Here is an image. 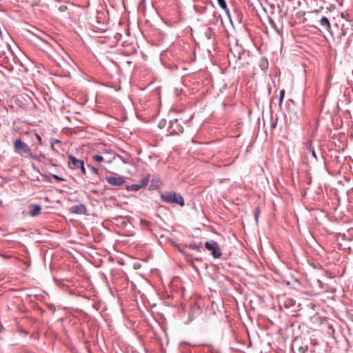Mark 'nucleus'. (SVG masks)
<instances>
[{
	"label": "nucleus",
	"mask_w": 353,
	"mask_h": 353,
	"mask_svg": "<svg viewBox=\"0 0 353 353\" xmlns=\"http://www.w3.org/2000/svg\"><path fill=\"white\" fill-rule=\"evenodd\" d=\"M186 247H188L190 249H192V250H195L198 252H200L202 249L201 243L200 244L190 243V244L187 245Z\"/></svg>",
	"instance_id": "ddd939ff"
},
{
	"label": "nucleus",
	"mask_w": 353,
	"mask_h": 353,
	"mask_svg": "<svg viewBox=\"0 0 353 353\" xmlns=\"http://www.w3.org/2000/svg\"><path fill=\"white\" fill-rule=\"evenodd\" d=\"M52 176L54 179H56L57 181H60V182H61V181H66L64 178L61 177V176H58V175H57V174H52Z\"/></svg>",
	"instance_id": "f3484780"
},
{
	"label": "nucleus",
	"mask_w": 353,
	"mask_h": 353,
	"mask_svg": "<svg viewBox=\"0 0 353 353\" xmlns=\"http://www.w3.org/2000/svg\"><path fill=\"white\" fill-rule=\"evenodd\" d=\"M269 23H270V25L273 28H274L275 30H277V28H276V25L274 22V21L272 19H269Z\"/></svg>",
	"instance_id": "6ab92c4d"
},
{
	"label": "nucleus",
	"mask_w": 353,
	"mask_h": 353,
	"mask_svg": "<svg viewBox=\"0 0 353 353\" xmlns=\"http://www.w3.org/2000/svg\"><path fill=\"white\" fill-rule=\"evenodd\" d=\"M283 99H284V97H281L279 96V107L282 106Z\"/></svg>",
	"instance_id": "4be33fe9"
},
{
	"label": "nucleus",
	"mask_w": 353,
	"mask_h": 353,
	"mask_svg": "<svg viewBox=\"0 0 353 353\" xmlns=\"http://www.w3.org/2000/svg\"><path fill=\"white\" fill-rule=\"evenodd\" d=\"M141 188H142V187L139 183L137 184H132V185H129L126 186V189L128 191H138Z\"/></svg>",
	"instance_id": "f8f14e48"
},
{
	"label": "nucleus",
	"mask_w": 353,
	"mask_h": 353,
	"mask_svg": "<svg viewBox=\"0 0 353 353\" xmlns=\"http://www.w3.org/2000/svg\"><path fill=\"white\" fill-rule=\"evenodd\" d=\"M79 169H81V173L83 175H86V170H85V168L84 166V163H83V165L79 168Z\"/></svg>",
	"instance_id": "412c9836"
},
{
	"label": "nucleus",
	"mask_w": 353,
	"mask_h": 353,
	"mask_svg": "<svg viewBox=\"0 0 353 353\" xmlns=\"http://www.w3.org/2000/svg\"><path fill=\"white\" fill-rule=\"evenodd\" d=\"M148 182H149V177L145 176L141 179V181H140L139 183L141 185V187L143 188L148 185Z\"/></svg>",
	"instance_id": "2eb2a0df"
},
{
	"label": "nucleus",
	"mask_w": 353,
	"mask_h": 353,
	"mask_svg": "<svg viewBox=\"0 0 353 353\" xmlns=\"http://www.w3.org/2000/svg\"><path fill=\"white\" fill-rule=\"evenodd\" d=\"M341 16L342 18L345 19V14L344 13H341Z\"/></svg>",
	"instance_id": "a878e982"
},
{
	"label": "nucleus",
	"mask_w": 353,
	"mask_h": 353,
	"mask_svg": "<svg viewBox=\"0 0 353 353\" xmlns=\"http://www.w3.org/2000/svg\"><path fill=\"white\" fill-rule=\"evenodd\" d=\"M13 146L14 150L17 154H19L20 155L26 154L32 158L34 157L28 145L21 141L20 139H16L14 141Z\"/></svg>",
	"instance_id": "f03ea898"
},
{
	"label": "nucleus",
	"mask_w": 353,
	"mask_h": 353,
	"mask_svg": "<svg viewBox=\"0 0 353 353\" xmlns=\"http://www.w3.org/2000/svg\"><path fill=\"white\" fill-rule=\"evenodd\" d=\"M68 165L71 170H77L79 169L84 163L83 160L77 159L72 154L68 155Z\"/></svg>",
	"instance_id": "39448f33"
},
{
	"label": "nucleus",
	"mask_w": 353,
	"mask_h": 353,
	"mask_svg": "<svg viewBox=\"0 0 353 353\" xmlns=\"http://www.w3.org/2000/svg\"><path fill=\"white\" fill-rule=\"evenodd\" d=\"M205 247L207 250L212 252V255L214 259H219L222 255L220 247L216 241H207L205 243Z\"/></svg>",
	"instance_id": "7ed1b4c3"
},
{
	"label": "nucleus",
	"mask_w": 353,
	"mask_h": 353,
	"mask_svg": "<svg viewBox=\"0 0 353 353\" xmlns=\"http://www.w3.org/2000/svg\"><path fill=\"white\" fill-rule=\"evenodd\" d=\"M31 210L30 211V215L32 217L37 216L39 214L41 207L38 204H33L30 206Z\"/></svg>",
	"instance_id": "1a4fd4ad"
},
{
	"label": "nucleus",
	"mask_w": 353,
	"mask_h": 353,
	"mask_svg": "<svg viewBox=\"0 0 353 353\" xmlns=\"http://www.w3.org/2000/svg\"><path fill=\"white\" fill-rule=\"evenodd\" d=\"M161 199L163 202L168 203L178 204L180 206L185 205L184 199L182 196L175 192H164L161 194Z\"/></svg>",
	"instance_id": "f257e3e1"
},
{
	"label": "nucleus",
	"mask_w": 353,
	"mask_h": 353,
	"mask_svg": "<svg viewBox=\"0 0 353 353\" xmlns=\"http://www.w3.org/2000/svg\"><path fill=\"white\" fill-rule=\"evenodd\" d=\"M92 159L95 162H97V163L102 162L105 160L104 158L101 155H99V154H94V155H92Z\"/></svg>",
	"instance_id": "4468645a"
},
{
	"label": "nucleus",
	"mask_w": 353,
	"mask_h": 353,
	"mask_svg": "<svg viewBox=\"0 0 353 353\" xmlns=\"http://www.w3.org/2000/svg\"><path fill=\"white\" fill-rule=\"evenodd\" d=\"M105 180L113 186H120L125 183V179L123 176H107Z\"/></svg>",
	"instance_id": "423d86ee"
},
{
	"label": "nucleus",
	"mask_w": 353,
	"mask_h": 353,
	"mask_svg": "<svg viewBox=\"0 0 353 353\" xmlns=\"http://www.w3.org/2000/svg\"><path fill=\"white\" fill-rule=\"evenodd\" d=\"M169 130L172 134H179L183 132V128L178 119H174L170 122Z\"/></svg>",
	"instance_id": "20e7f679"
},
{
	"label": "nucleus",
	"mask_w": 353,
	"mask_h": 353,
	"mask_svg": "<svg viewBox=\"0 0 353 353\" xmlns=\"http://www.w3.org/2000/svg\"><path fill=\"white\" fill-rule=\"evenodd\" d=\"M70 211L73 214H85L87 212V208L85 205L80 203L70 207Z\"/></svg>",
	"instance_id": "0eeeda50"
},
{
	"label": "nucleus",
	"mask_w": 353,
	"mask_h": 353,
	"mask_svg": "<svg viewBox=\"0 0 353 353\" xmlns=\"http://www.w3.org/2000/svg\"><path fill=\"white\" fill-rule=\"evenodd\" d=\"M90 169L94 174H96V175L99 174V171L98 168H97L95 167H91Z\"/></svg>",
	"instance_id": "aec40b11"
},
{
	"label": "nucleus",
	"mask_w": 353,
	"mask_h": 353,
	"mask_svg": "<svg viewBox=\"0 0 353 353\" xmlns=\"http://www.w3.org/2000/svg\"><path fill=\"white\" fill-rule=\"evenodd\" d=\"M279 96L281 97H285V90H281L280 91V93H279Z\"/></svg>",
	"instance_id": "5701e85b"
},
{
	"label": "nucleus",
	"mask_w": 353,
	"mask_h": 353,
	"mask_svg": "<svg viewBox=\"0 0 353 353\" xmlns=\"http://www.w3.org/2000/svg\"><path fill=\"white\" fill-rule=\"evenodd\" d=\"M105 161H106L107 163H109L111 162V161H110V160H106Z\"/></svg>",
	"instance_id": "cd10ccee"
},
{
	"label": "nucleus",
	"mask_w": 353,
	"mask_h": 353,
	"mask_svg": "<svg viewBox=\"0 0 353 353\" xmlns=\"http://www.w3.org/2000/svg\"><path fill=\"white\" fill-rule=\"evenodd\" d=\"M4 330V328L2 325H0V332H2Z\"/></svg>",
	"instance_id": "393cba45"
},
{
	"label": "nucleus",
	"mask_w": 353,
	"mask_h": 353,
	"mask_svg": "<svg viewBox=\"0 0 353 353\" xmlns=\"http://www.w3.org/2000/svg\"><path fill=\"white\" fill-rule=\"evenodd\" d=\"M342 34L344 36L346 34V32L342 29Z\"/></svg>",
	"instance_id": "bb28decb"
},
{
	"label": "nucleus",
	"mask_w": 353,
	"mask_h": 353,
	"mask_svg": "<svg viewBox=\"0 0 353 353\" xmlns=\"http://www.w3.org/2000/svg\"><path fill=\"white\" fill-rule=\"evenodd\" d=\"M307 349V345H301L298 348V352L299 353H305Z\"/></svg>",
	"instance_id": "dca6fc26"
},
{
	"label": "nucleus",
	"mask_w": 353,
	"mask_h": 353,
	"mask_svg": "<svg viewBox=\"0 0 353 353\" xmlns=\"http://www.w3.org/2000/svg\"><path fill=\"white\" fill-rule=\"evenodd\" d=\"M276 121L272 123V126L273 128H276Z\"/></svg>",
	"instance_id": "b1692460"
},
{
	"label": "nucleus",
	"mask_w": 353,
	"mask_h": 353,
	"mask_svg": "<svg viewBox=\"0 0 353 353\" xmlns=\"http://www.w3.org/2000/svg\"><path fill=\"white\" fill-rule=\"evenodd\" d=\"M346 21H347V22L350 25H351L350 21H349L347 19H346Z\"/></svg>",
	"instance_id": "c85d7f7f"
},
{
	"label": "nucleus",
	"mask_w": 353,
	"mask_h": 353,
	"mask_svg": "<svg viewBox=\"0 0 353 353\" xmlns=\"http://www.w3.org/2000/svg\"><path fill=\"white\" fill-rule=\"evenodd\" d=\"M305 150L306 153H311L312 156L314 157V159L317 161V156L316 154V152L314 150V148L312 145V141L311 140L307 141L305 143Z\"/></svg>",
	"instance_id": "6e6552de"
},
{
	"label": "nucleus",
	"mask_w": 353,
	"mask_h": 353,
	"mask_svg": "<svg viewBox=\"0 0 353 353\" xmlns=\"http://www.w3.org/2000/svg\"><path fill=\"white\" fill-rule=\"evenodd\" d=\"M219 7L224 10L228 17H230V11L228 8L227 3L225 0H217Z\"/></svg>",
	"instance_id": "9b49d317"
},
{
	"label": "nucleus",
	"mask_w": 353,
	"mask_h": 353,
	"mask_svg": "<svg viewBox=\"0 0 353 353\" xmlns=\"http://www.w3.org/2000/svg\"><path fill=\"white\" fill-rule=\"evenodd\" d=\"M259 214H260V210L259 208H256L255 210H254V219H255V221L257 222L258 221V219H259Z\"/></svg>",
	"instance_id": "a211bd4d"
},
{
	"label": "nucleus",
	"mask_w": 353,
	"mask_h": 353,
	"mask_svg": "<svg viewBox=\"0 0 353 353\" xmlns=\"http://www.w3.org/2000/svg\"><path fill=\"white\" fill-rule=\"evenodd\" d=\"M319 24L326 30H330L331 28L330 21L326 17H321Z\"/></svg>",
	"instance_id": "9d476101"
}]
</instances>
